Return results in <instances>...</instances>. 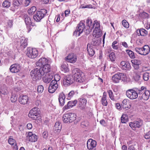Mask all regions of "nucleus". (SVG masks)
<instances>
[{
    "instance_id": "obj_20",
    "label": "nucleus",
    "mask_w": 150,
    "mask_h": 150,
    "mask_svg": "<svg viewBox=\"0 0 150 150\" xmlns=\"http://www.w3.org/2000/svg\"><path fill=\"white\" fill-rule=\"evenodd\" d=\"M28 100L29 98L28 96L26 95H21L19 98V102L22 104L25 105L27 104Z\"/></svg>"
},
{
    "instance_id": "obj_24",
    "label": "nucleus",
    "mask_w": 150,
    "mask_h": 150,
    "mask_svg": "<svg viewBox=\"0 0 150 150\" xmlns=\"http://www.w3.org/2000/svg\"><path fill=\"white\" fill-rule=\"evenodd\" d=\"M142 124L141 120L139 121H136L133 122H130L129 123V126L132 128H139Z\"/></svg>"
},
{
    "instance_id": "obj_1",
    "label": "nucleus",
    "mask_w": 150,
    "mask_h": 150,
    "mask_svg": "<svg viewBox=\"0 0 150 150\" xmlns=\"http://www.w3.org/2000/svg\"><path fill=\"white\" fill-rule=\"evenodd\" d=\"M72 74L74 80L77 82L81 83L85 80L84 74L78 68H74L72 70Z\"/></svg>"
},
{
    "instance_id": "obj_31",
    "label": "nucleus",
    "mask_w": 150,
    "mask_h": 150,
    "mask_svg": "<svg viewBox=\"0 0 150 150\" xmlns=\"http://www.w3.org/2000/svg\"><path fill=\"white\" fill-rule=\"evenodd\" d=\"M107 93L106 92H103V95L101 99L102 104L103 106H106L108 104V102L106 100Z\"/></svg>"
},
{
    "instance_id": "obj_4",
    "label": "nucleus",
    "mask_w": 150,
    "mask_h": 150,
    "mask_svg": "<svg viewBox=\"0 0 150 150\" xmlns=\"http://www.w3.org/2000/svg\"><path fill=\"white\" fill-rule=\"evenodd\" d=\"M47 11L46 10L43 9L40 11H37L35 14L34 15L33 18L37 22H39L47 14Z\"/></svg>"
},
{
    "instance_id": "obj_32",
    "label": "nucleus",
    "mask_w": 150,
    "mask_h": 150,
    "mask_svg": "<svg viewBox=\"0 0 150 150\" xmlns=\"http://www.w3.org/2000/svg\"><path fill=\"white\" fill-rule=\"evenodd\" d=\"M122 107L123 108L125 109L126 110H127L129 109L131 107L129 103L126 100H123L122 103Z\"/></svg>"
},
{
    "instance_id": "obj_8",
    "label": "nucleus",
    "mask_w": 150,
    "mask_h": 150,
    "mask_svg": "<svg viewBox=\"0 0 150 150\" xmlns=\"http://www.w3.org/2000/svg\"><path fill=\"white\" fill-rule=\"evenodd\" d=\"M85 28V22L81 21L78 25L76 30L74 32V35L76 36H79L83 33Z\"/></svg>"
},
{
    "instance_id": "obj_33",
    "label": "nucleus",
    "mask_w": 150,
    "mask_h": 150,
    "mask_svg": "<svg viewBox=\"0 0 150 150\" xmlns=\"http://www.w3.org/2000/svg\"><path fill=\"white\" fill-rule=\"evenodd\" d=\"M96 38H94L92 40V44L94 46L98 45H99L101 42V39L97 37Z\"/></svg>"
},
{
    "instance_id": "obj_5",
    "label": "nucleus",
    "mask_w": 150,
    "mask_h": 150,
    "mask_svg": "<svg viewBox=\"0 0 150 150\" xmlns=\"http://www.w3.org/2000/svg\"><path fill=\"white\" fill-rule=\"evenodd\" d=\"M30 75L34 80H40L42 76H43L41 71V69L38 68H36L30 71Z\"/></svg>"
},
{
    "instance_id": "obj_18",
    "label": "nucleus",
    "mask_w": 150,
    "mask_h": 150,
    "mask_svg": "<svg viewBox=\"0 0 150 150\" xmlns=\"http://www.w3.org/2000/svg\"><path fill=\"white\" fill-rule=\"evenodd\" d=\"M120 67L123 70L129 71L131 68L130 63L128 62L122 61L120 64Z\"/></svg>"
},
{
    "instance_id": "obj_29",
    "label": "nucleus",
    "mask_w": 150,
    "mask_h": 150,
    "mask_svg": "<svg viewBox=\"0 0 150 150\" xmlns=\"http://www.w3.org/2000/svg\"><path fill=\"white\" fill-rule=\"evenodd\" d=\"M150 95V92L148 90L146 91L141 96H140V99L147 100L149 98Z\"/></svg>"
},
{
    "instance_id": "obj_3",
    "label": "nucleus",
    "mask_w": 150,
    "mask_h": 150,
    "mask_svg": "<svg viewBox=\"0 0 150 150\" xmlns=\"http://www.w3.org/2000/svg\"><path fill=\"white\" fill-rule=\"evenodd\" d=\"M76 117V115L74 113H67L63 115L62 119L64 122L65 123H70L75 120Z\"/></svg>"
},
{
    "instance_id": "obj_19",
    "label": "nucleus",
    "mask_w": 150,
    "mask_h": 150,
    "mask_svg": "<svg viewBox=\"0 0 150 150\" xmlns=\"http://www.w3.org/2000/svg\"><path fill=\"white\" fill-rule=\"evenodd\" d=\"M21 69L20 65L18 64L11 65L10 68V71L12 73H16L19 72Z\"/></svg>"
},
{
    "instance_id": "obj_21",
    "label": "nucleus",
    "mask_w": 150,
    "mask_h": 150,
    "mask_svg": "<svg viewBox=\"0 0 150 150\" xmlns=\"http://www.w3.org/2000/svg\"><path fill=\"white\" fill-rule=\"evenodd\" d=\"M53 75L51 74H47L42 78V79L44 82L46 83H49L53 78Z\"/></svg>"
},
{
    "instance_id": "obj_55",
    "label": "nucleus",
    "mask_w": 150,
    "mask_h": 150,
    "mask_svg": "<svg viewBox=\"0 0 150 150\" xmlns=\"http://www.w3.org/2000/svg\"><path fill=\"white\" fill-rule=\"evenodd\" d=\"M48 135V132L47 131H45L43 132L42 136L45 139H47Z\"/></svg>"
},
{
    "instance_id": "obj_47",
    "label": "nucleus",
    "mask_w": 150,
    "mask_h": 150,
    "mask_svg": "<svg viewBox=\"0 0 150 150\" xmlns=\"http://www.w3.org/2000/svg\"><path fill=\"white\" fill-rule=\"evenodd\" d=\"M108 93L109 97L111 99L113 100H115L114 96L112 91L111 90H109L108 91Z\"/></svg>"
},
{
    "instance_id": "obj_22",
    "label": "nucleus",
    "mask_w": 150,
    "mask_h": 150,
    "mask_svg": "<svg viewBox=\"0 0 150 150\" xmlns=\"http://www.w3.org/2000/svg\"><path fill=\"white\" fill-rule=\"evenodd\" d=\"M86 100L83 98H80L79 102V107L81 110H83L85 108L86 103Z\"/></svg>"
},
{
    "instance_id": "obj_38",
    "label": "nucleus",
    "mask_w": 150,
    "mask_h": 150,
    "mask_svg": "<svg viewBox=\"0 0 150 150\" xmlns=\"http://www.w3.org/2000/svg\"><path fill=\"white\" fill-rule=\"evenodd\" d=\"M140 72L137 71L134 73L133 78L135 80L137 81L140 79Z\"/></svg>"
},
{
    "instance_id": "obj_15",
    "label": "nucleus",
    "mask_w": 150,
    "mask_h": 150,
    "mask_svg": "<svg viewBox=\"0 0 150 150\" xmlns=\"http://www.w3.org/2000/svg\"><path fill=\"white\" fill-rule=\"evenodd\" d=\"M96 145V142L92 139L88 140L87 144L88 149L89 150H95Z\"/></svg>"
},
{
    "instance_id": "obj_51",
    "label": "nucleus",
    "mask_w": 150,
    "mask_h": 150,
    "mask_svg": "<svg viewBox=\"0 0 150 150\" xmlns=\"http://www.w3.org/2000/svg\"><path fill=\"white\" fill-rule=\"evenodd\" d=\"M31 0H24L23 3V6L25 7L28 6Z\"/></svg>"
},
{
    "instance_id": "obj_49",
    "label": "nucleus",
    "mask_w": 150,
    "mask_h": 150,
    "mask_svg": "<svg viewBox=\"0 0 150 150\" xmlns=\"http://www.w3.org/2000/svg\"><path fill=\"white\" fill-rule=\"evenodd\" d=\"M8 142L9 144L11 145H13L16 143V140L10 137L8 139Z\"/></svg>"
},
{
    "instance_id": "obj_34",
    "label": "nucleus",
    "mask_w": 150,
    "mask_h": 150,
    "mask_svg": "<svg viewBox=\"0 0 150 150\" xmlns=\"http://www.w3.org/2000/svg\"><path fill=\"white\" fill-rule=\"evenodd\" d=\"M137 33L138 35H139L142 36H145L147 34V32L144 29H141L140 30H137Z\"/></svg>"
},
{
    "instance_id": "obj_52",
    "label": "nucleus",
    "mask_w": 150,
    "mask_h": 150,
    "mask_svg": "<svg viewBox=\"0 0 150 150\" xmlns=\"http://www.w3.org/2000/svg\"><path fill=\"white\" fill-rule=\"evenodd\" d=\"M44 90V88L42 86L39 85L38 86L37 91L38 92L42 93L43 92Z\"/></svg>"
},
{
    "instance_id": "obj_13",
    "label": "nucleus",
    "mask_w": 150,
    "mask_h": 150,
    "mask_svg": "<svg viewBox=\"0 0 150 150\" xmlns=\"http://www.w3.org/2000/svg\"><path fill=\"white\" fill-rule=\"evenodd\" d=\"M126 93L127 96L131 99H134L137 98V94L136 90L133 89L127 90L126 91Z\"/></svg>"
},
{
    "instance_id": "obj_58",
    "label": "nucleus",
    "mask_w": 150,
    "mask_h": 150,
    "mask_svg": "<svg viewBox=\"0 0 150 150\" xmlns=\"http://www.w3.org/2000/svg\"><path fill=\"white\" fill-rule=\"evenodd\" d=\"M144 138L147 139H149L150 138V131L146 133L145 135Z\"/></svg>"
},
{
    "instance_id": "obj_61",
    "label": "nucleus",
    "mask_w": 150,
    "mask_h": 150,
    "mask_svg": "<svg viewBox=\"0 0 150 150\" xmlns=\"http://www.w3.org/2000/svg\"><path fill=\"white\" fill-rule=\"evenodd\" d=\"M11 77L7 76L6 79V82L8 83H9L11 81Z\"/></svg>"
},
{
    "instance_id": "obj_2",
    "label": "nucleus",
    "mask_w": 150,
    "mask_h": 150,
    "mask_svg": "<svg viewBox=\"0 0 150 150\" xmlns=\"http://www.w3.org/2000/svg\"><path fill=\"white\" fill-rule=\"evenodd\" d=\"M94 28L93 35L95 37H99L101 35L102 32L100 30V25L99 21H94L91 27V29Z\"/></svg>"
},
{
    "instance_id": "obj_45",
    "label": "nucleus",
    "mask_w": 150,
    "mask_h": 150,
    "mask_svg": "<svg viewBox=\"0 0 150 150\" xmlns=\"http://www.w3.org/2000/svg\"><path fill=\"white\" fill-rule=\"evenodd\" d=\"M10 3L8 0H5L3 3L2 5L4 7L8 8L10 6Z\"/></svg>"
},
{
    "instance_id": "obj_23",
    "label": "nucleus",
    "mask_w": 150,
    "mask_h": 150,
    "mask_svg": "<svg viewBox=\"0 0 150 150\" xmlns=\"http://www.w3.org/2000/svg\"><path fill=\"white\" fill-rule=\"evenodd\" d=\"M77 102V101L76 100L69 101L67 105H65L63 108V110H65L67 109L71 108L74 106H75Z\"/></svg>"
},
{
    "instance_id": "obj_35",
    "label": "nucleus",
    "mask_w": 150,
    "mask_h": 150,
    "mask_svg": "<svg viewBox=\"0 0 150 150\" xmlns=\"http://www.w3.org/2000/svg\"><path fill=\"white\" fill-rule=\"evenodd\" d=\"M27 40L24 38H22L20 40L21 47L24 48L27 46Z\"/></svg>"
},
{
    "instance_id": "obj_56",
    "label": "nucleus",
    "mask_w": 150,
    "mask_h": 150,
    "mask_svg": "<svg viewBox=\"0 0 150 150\" xmlns=\"http://www.w3.org/2000/svg\"><path fill=\"white\" fill-rule=\"evenodd\" d=\"M13 3L14 6L15 7H18L20 6L19 4L18 3V2L17 0H13Z\"/></svg>"
},
{
    "instance_id": "obj_27",
    "label": "nucleus",
    "mask_w": 150,
    "mask_h": 150,
    "mask_svg": "<svg viewBox=\"0 0 150 150\" xmlns=\"http://www.w3.org/2000/svg\"><path fill=\"white\" fill-rule=\"evenodd\" d=\"M65 96L64 94L62 92L60 93L59 95V101L60 105L63 106L65 103Z\"/></svg>"
},
{
    "instance_id": "obj_57",
    "label": "nucleus",
    "mask_w": 150,
    "mask_h": 150,
    "mask_svg": "<svg viewBox=\"0 0 150 150\" xmlns=\"http://www.w3.org/2000/svg\"><path fill=\"white\" fill-rule=\"evenodd\" d=\"M12 22L11 21L9 20L7 22V28H11L12 26Z\"/></svg>"
},
{
    "instance_id": "obj_50",
    "label": "nucleus",
    "mask_w": 150,
    "mask_h": 150,
    "mask_svg": "<svg viewBox=\"0 0 150 150\" xmlns=\"http://www.w3.org/2000/svg\"><path fill=\"white\" fill-rule=\"evenodd\" d=\"M143 78L145 81H147L148 80L149 78V73L147 72L145 73L143 75Z\"/></svg>"
},
{
    "instance_id": "obj_53",
    "label": "nucleus",
    "mask_w": 150,
    "mask_h": 150,
    "mask_svg": "<svg viewBox=\"0 0 150 150\" xmlns=\"http://www.w3.org/2000/svg\"><path fill=\"white\" fill-rule=\"evenodd\" d=\"M137 94V97L138 96L140 98V96H141L144 92L141 91L138 89H137L136 90Z\"/></svg>"
},
{
    "instance_id": "obj_30",
    "label": "nucleus",
    "mask_w": 150,
    "mask_h": 150,
    "mask_svg": "<svg viewBox=\"0 0 150 150\" xmlns=\"http://www.w3.org/2000/svg\"><path fill=\"white\" fill-rule=\"evenodd\" d=\"M92 47L88 43L87 45V49L89 55L91 56H93L95 53L94 50L92 49Z\"/></svg>"
},
{
    "instance_id": "obj_25",
    "label": "nucleus",
    "mask_w": 150,
    "mask_h": 150,
    "mask_svg": "<svg viewBox=\"0 0 150 150\" xmlns=\"http://www.w3.org/2000/svg\"><path fill=\"white\" fill-rule=\"evenodd\" d=\"M23 17L26 25H31L32 26L35 25L34 23H32L30 18L28 15L24 14Z\"/></svg>"
},
{
    "instance_id": "obj_37",
    "label": "nucleus",
    "mask_w": 150,
    "mask_h": 150,
    "mask_svg": "<svg viewBox=\"0 0 150 150\" xmlns=\"http://www.w3.org/2000/svg\"><path fill=\"white\" fill-rule=\"evenodd\" d=\"M121 122L122 123H125L128 120V117L126 114H123L121 118Z\"/></svg>"
},
{
    "instance_id": "obj_16",
    "label": "nucleus",
    "mask_w": 150,
    "mask_h": 150,
    "mask_svg": "<svg viewBox=\"0 0 150 150\" xmlns=\"http://www.w3.org/2000/svg\"><path fill=\"white\" fill-rule=\"evenodd\" d=\"M65 60L69 62L74 63L76 61V56L73 53L70 54L67 57H65Z\"/></svg>"
},
{
    "instance_id": "obj_46",
    "label": "nucleus",
    "mask_w": 150,
    "mask_h": 150,
    "mask_svg": "<svg viewBox=\"0 0 150 150\" xmlns=\"http://www.w3.org/2000/svg\"><path fill=\"white\" fill-rule=\"evenodd\" d=\"M109 57L112 62L114 61L115 59V56L114 52H112L109 54Z\"/></svg>"
},
{
    "instance_id": "obj_6",
    "label": "nucleus",
    "mask_w": 150,
    "mask_h": 150,
    "mask_svg": "<svg viewBox=\"0 0 150 150\" xmlns=\"http://www.w3.org/2000/svg\"><path fill=\"white\" fill-rule=\"evenodd\" d=\"M134 50L138 54L144 55L148 54L150 51L149 47L147 45H145L142 47H136Z\"/></svg>"
},
{
    "instance_id": "obj_14",
    "label": "nucleus",
    "mask_w": 150,
    "mask_h": 150,
    "mask_svg": "<svg viewBox=\"0 0 150 150\" xmlns=\"http://www.w3.org/2000/svg\"><path fill=\"white\" fill-rule=\"evenodd\" d=\"M59 87L58 83L55 81H52L49 87L48 91L50 93H54Z\"/></svg>"
},
{
    "instance_id": "obj_44",
    "label": "nucleus",
    "mask_w": 150,
    "mask_h": 150,
    "mask_svg": "<svg viewBox=\"0 0 150 150\" xmlns=\"http://www.w3.org/2000/svg\"><path fill=\"white\" fill-rule=\"evenodd\" d=\"M17 96L15 94H12L10 100L12 103H15L17 100Z\"/></svg>"
},
{
    "instance_id": "obj_11",
    "label": "nucleus",
    "mask_w": 150,
    "mask_h": 150,
    "mask_svg": "<svg viewBox=\"0 0 150 150\" xmlns=\"http://www.w3.org/2000/svg\"><path fill=\"white\" fill-rule=\"evenodd\" d=\"M38 54V51L36 49L28 48L27 49L26 55L29 58L34 59L37 57Z\"/></svg>"
},
{
    "instance_id": "obj_17",
    "label": "nucleus",
    "mask_w": 150,
    "mask_h": 150,
    "mask_svg": "<svg viewBox=\"0 0 150 150\" xmlns=\"http://www.w3.org/2000/svg\"><path fill=\"white\" fill-rule=\"evenodd\" d=\"M41 69V71L43 75L46 74H49L48 73L50 71V64L45 65L41 67H39Z\"/></svg>"
},
{
    "instance_id": "obj_9",
    "label": "nucleus",
    "mask_w": 150,
    "mask_h": 150,
    "mask_svg": "<svg viewBox=\"0 0 150 150\" xmlns=\"http://www.w3.org/2000/svg\"><path fill=\"white\" fill-rule=\"evenodd\" d=\"M51 62V59L50 58L43 57L40 58L37 61L35 64L37 67H41L45 65L50 64Z\"/></svg>"
},
{
    "instance_id": "obj_26",
    "label": "nucleus",
    "mask_w": 150,
    "mask_h": 150,
    "mask_svg": "<svg viewBox=\"0 0 150 150\" xmlns=\"http://www.w3.org/2000/svg\"><path fill=\"white\" fill-rule=\"evenodd\" d=\"M62 125L59 122H56L54 126L53 129L55 133L58 134L60 132Z\"/></svg>"
},
{
    "instance_id": "obj_42",
    "label": "nucleus",
    "mask_w": 150,
    "mask_h": 150,
    "mask_svg": "<svg viewBox=\"0 0 150 150\" xmlns=\"http://www.w3.org/2000/svg\"><path fill=\"white\" fill-rule=\"evenodd\" d=\"M28 139L30 142H35L37 141V136L35 134H33L32 136L29 137Z\"/></svg>"
},
{
    "instance_id": "obj_60",
    "label": "nucleus",
    "mask_w": 150,
    "mask_h": 150,
    "mask_svg": "<svg viewBox=\"0 0 150 150\" xmlns=\"http://www.w3.org/2000/svg\"><path fill=\"white\" fill-rule=\"evenodd\" d=\"M70 13V10L69 9H67L65 11L64 13L66 16H69Z\"/></svg>"
},
{
    "instance_id": "obj_7",
    "label": "nucleus",
    "mask_w": 150,
    "mask_h": 150,
    "mask_svg": "<svg viewBox=\"0 0 150 150\" xmlns=\"http://www.w3.org/2000/svg\"><path fill=\"white\" fill-rule=\"evenodd\" d=\"M40 112L37 107H34L31 109L28 114V116L33 120H36L38 118L40 119L39 116Z\"/></svg>"
},
{
    "instance_id": "obj_43",
    "label": "nucleus",
    "mask_w": 150,
    "mask_h": 150,
    "mask_svg": "<svg viewBox=\"0 0 150 150\" xmlns=\"http://www.w3.org/2000/svg\"><path fill=\"white\" fill-rule=\"evenodd\" d=\"M131 62L133 65H139L141 64V62L140 60L138 59H132L131 61Z\"/></svg>"
},
{
    "instance_id": "obj_48",
    "label": "nucleus",
    "mask_w": 150,
    "mask_h": 150,
    "mask_svg": "<svg viewBox=\"0 0 150 150\" xmlns=\"http://www.w3.org/2000/svg\"><path fill=\"white\" fill-rule=\"evenodd\" d=\"M122 24L123 26L126 28L129 27V24L128 22L125 20H123L122 21Z\"/></svg>"
},
{
    "instance_id": "obj_54",
    "label": "nucleus",
    "mask_w": 150,
    "mask_h": 150,
    "mask_svg": "<svg viewBox=\"0 0 150 150\" xmlns=\"http://www.w3.org/2000/svg\"><path fill=\"white\" fill-rule=\"evenodd\" d=\"M60 79V76L58 74H56L54 76V80L52 81H55L57 83V82L59 81Z\"/></svg>"
},
{
    "instance_id": "obj_36",
    "label": "nucleus",
    "mask_w": 150,
    "mask_h": 150,
    "mask_svg": "<svg viewBox=\"0 0 150 150\" xmlns=\"http://www.w3.org/2000/svg\"><path fill=\"white\" fill-rule=\"evenodd\" d=\"M0 93L1 94L5 95L8 93L7 88L5 86H3L0 88Z\"/></svg>"
},
{
    "instance_id": "obj_64",
    "label": "nucleus",
    "mask_w": 150,
    "mask_h": 150,
    "mask_svg": "<svg viewBox=\"0 0 150 150\" xmlns=\"http://www.w3.org/2000/svg\"><path fill=\"white\" fill-rule=\"evenodd\" d=\"M27 127L28 129H31L32 127V125L31 123H28L27 125Z\"/></svg>"
},
{
    "instance_id": "obj_40",
    "label": "nucleus",
    "mask_w": 150,
    "mask_h": 150,
    "mask_svg": "<svg viewBox=\"0 0 150 150\" xmlns=\"http://www.w3.org/2000/svg\"><path fill=\"white\" fill-rule=\"evenodd\" d=\"M36 11V7L35 6H33L28 10V13L30 15H32Z\"/></svg>"
},
{
    "instance_id": "obj_59",
    "label": "nucleus",
    "mask_w": 150,
    "mask_h": 150,
    "mask_svg": "<svg viewBox=\"0 0 150 150\" xmlns=\"http://www.w3.org/2000/svg\"><path fill=\"white\" fill-rule=\"evenodd\" d=\"M74 93H75L74 91H72L69 93L68 97H72Z\"/></svg>"
},
{
    "instance_id": "obj_10",
    "label": "nucleus",
    "mask_w": 150,
    "mask_h": 150,
    "mask_svg": "<svg viewBox=\"0 0 150 150\" xmlns=\"http://www.w3.org/2000/svg\"><path fill=\"white\" fill-rule=\"evenodd\" d=\"M125 75L123 73L118 72L113 75L112 77V80L113 82L118 83L120 81L125 80Z\"/></svg>"
},
{
    "instance_id": "obj_12",
    "label": "nucleus",
    "mask_w": 150,
    "mask_h": 150,
    "mask_svg": "<svg viewBox=\"0 0 150 150\" xmlns=\"http://www.w3.org/2000/svg\"><path fill=\"white\" fill-rule=\"evenodd\" d=\"M74 79L70 75H65L63 78V85L65 86H69L72 83Z\"/></svg>"
},
{
    "instance_id": "obj_41",
    "label": "nucleus",
    "mask_w": 150,
    "mask_h": 150,
    "mask_svg": "<svg viewBox=\"0 0 150 150\" xmlns=\"http://www.w3.org/2000/svg\"><path fill=\"white\" fill-rule=\"evenodd\" d=\"M126 52L130 58L134 59L135 58L134 53L133 51L130 50H127Z\"/></svg>"
},
{
    "instance_id": "obj_63",
    "label": "nucleus",
    "mask_w": 150,
    "mask_h": 150,
    "mask_svg": "<svg viewBox=\"0 0 150 150\" xmlns=\"http://www.w3.org/2000/svg\"><path fill=\"white\" fill-rule=\"evenodd\" d=\"M122 45L124 47L126 48H127L128 47V45L127 43L125 42H121Z\"/></svg>"
},
{
    "instance_id": "obj_62",
    "label": "nucleus",
    "mask_w": 150,
    "mask_h": 150,
    "mask_svg": "<svg viewBox=\"0 0 150 150\" xmlns=\"http://www.w3.org/2000/svg\"><path fill=\"white\" fill-rule=\"evenodd\" d=\"M18 2V4L20 6H23V3L24 2V0H17Z\"/></svg>"
},
{
    "instance_id": "obj_39",
    "label": "nucleus",
    "mask_w": 150,
    "mask_h": 150,
    "mask_svg": "<svg viewBox=\"0 0 150 150\" xmlns=\"http://www.w3.org/2000/svg\"><path fill=\"white\" fill-rule=\"evenodd\" d=\"M61 67L62 70L64 72H67L69 71L67 64H63Z\"/></svg>"
},
{
    "instance_id": "obj_28",
    "label": "nucleus",
    "mask_w": 150,
    "mask_h": 150,
    "mask_svg": "<svg viewBox=\"0 0 150 150\" xmlns=\"http://www.w3.org/2000/svg\"><path fill=\"white\" fill-rule=\"evenodd\" d=\"M86 26H88L89 28L86 30V33H89L92 31L91 27L93 25L92 24V21L91 19H87L86 21Z\"/></svg>"
}]
</instances>
